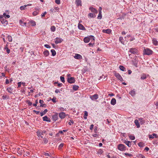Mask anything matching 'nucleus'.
I'll return each instance as SVG.
<instances>
[{"label":"nucleus","instance_id":"52","mask_svg":"<svg viewBox=\"0 0 158 158\" xmlns=\"http://www.w3.org/2000/svg\"><path fill=\"white\" fill-rule=\"evenodd\" d=\"M7 98H8V96L6 95H3L2 96V98L3 99L5 100Z\"/></svg>","mask_w":158,"mask_h":158},{"label":"nucleus","instance_id":"37","mask_svg":"<svg viewBox=\"0 0 158 158\" xmlns=\"http://www.w3.org/2000/svg\"><path fill=\"white\" fill-rule=\"evenodd\" d=\"M7 38H8V41L9 42H12V37L11 36L8 35L7 36Z\"/></svg>","mask_w":158,"mask_h":158},{"label":"nucleus","instance_id":"21","mask_svg":"<svg viewBox=\"0 0 158 158\" xmlns=\"http://www.w3.org/2000/svg\"><path fill=\"white\" fill-rule=\"evenodd\" d=\"M129 94L132 97L135 96V91L134 89L131 90L129 93Z\"/></svg>","mask_w":158,"mask_h":158},{"label":"nucleus","instance_id":"53","mask_svg":"<svg viewBox=\"0 0 158 158\" xmlns=\"http://www.w3.org/2000/svg\"><path fill=\"white\" fill-rule=\"evenodd\" d=\"M18 84V88H19L21 87L22 84V82H18L17 83Z\"/></svg>","mask_w":158,"mask_h":158},{"label":"nucleus","instance_id":"33","mask_svg":"<svg viewBox=\"0 0 158 158\" xmlns=\"http://www.w3.org/2000/svg\"><path fill=\"white\" fill-rule=\"evenodd\" d=\"M48 111L47 109H45L43 112L40 113V115L42 116L45 114Z\"/></svg>","mask_w":158,"mask_h":158},{"label":"nucleus","instance_id":"23","mask_svg":"<svg viewBox=\"0 0 158 158\" xmlns=\"http://www.w3.org/2000/svg\"><path fill=\"white\" fill-rule=\"evenodd\" d=\"M134 123L135 124V125L137 126V128H139L140 127V126L139 122V121L137 119H135V120Z\"/></svg>","mask_w":158,"mask_h":158},{"label":"nucleus","instance_id":"45","mask_svg":"<svg viewBox=\"0 0 158 158\" xmlns=\"http://www.w3.org/2000/svg\"><path fill=\"white\" fill-rule=\"evenodd\" d=\"M102 18V15L101 12L99 13L98 15V19H101Z\"/></svg>","mask_w":158,"mask_h":158},{"label":"nucleus","instance_id":"5","mask_svg":"<svg viewBox=\"0 0 158 158\" xmlns=\"http://www.w3.org/2000/svg\"><path fill=\"white\" fill-rule=\"evenodd\" d=\"M46 131H45L39 130L37 131L36 133L37 136L39 137H40L41 135H44V134L46 133Z\"/></svg>","mask_w":158,"mask_h":158},{"label":"nucleus","instance_id":"57","mask_svg":"<svg viewBox=\"0 0 158 158\" xmlns=\"http://www.w3.org/2000/svg\"><path fill=\"white\" fill-rule=\"evenodd\" d=\"M35 11H37L38 12H39V11L40 10V9L39 8H35Z\"/></svg>","mask_w":158,"mask_h":158},{"label":"nucleus","instance_id":"25","mask_svg":"<svg viewBox=\"0 0 158 158\" xmlns=\"http://www.w3.org/2000/svg\"><path fill=\"white\" fill-rule=\"evenodd\" d=\"M116 103V100L115 98H113L110 102V103L113 105H114Z\"/></svg>","mask_w":158,"mask_h":158},{"label":"nucleus","instance_id":"43","mask_svg":"<svg viewBox=\"0 0 158 158\" xmlns=\"http://www.w3.org/2000/svg\"><path fill=\"white\" fill-rule=\"evenodd\" d=\"M119 40L122 44H124V42L123 41V37L120 36L119 38Z\"/></svg>","mask_w":158,"mask_h":158},{"label":"nucleus","instance_id":"41","mask_svg":"<svg viewBox=\"0 0 158 158\" xmlns=\"http://www.w3.org/2000/svg\"><path fill=\"white\" fill-rule=\"evenodd\" d=\"M3 16L5 17V19L9 18L10 17V15H6L5 13H4L3 14Z\"/></svg>","mask_w":158,"mask_h":158},{"label":"nucleus","instance_id":"58","mask_svg":"<svg viewBox=\"0 0 158 158\" xmlns=\"http://www.w3.org/2000/svg\"><path fill=\"white\" fill-rule=\"evenodd\" d=\"M31 23H32V26H35L36 25V23H35V21H32V22H31Z\"/></svg>","mask_w":158,"mask_h":158},{"label":"nucleus","instance_id":"17","mask_svg":"<svg viewBox=\"0 0 158 158\" xmlns=\"http://www.w3.org/2000/svg\"><path fill=\"white\" fill-rule=\"evenodd\" d=\"M102 32L103 33H106L107 34H110L111 32V30L109 29H103L102 30Z\"/></svg>","mask_w":158,"mask_h":158},{"label":"nucleus","instance_id":"61","mask_svg":"<svg viewBox=\"0 0 158 158\" xmlns=\"http://www.w3.org/2000/svg\"><path fill=\"white\" fill-rule=\"evenodd\" d=\"M94 125L93 124H91L90 127V130H92L94 127Z\"/></svg>","mask_w":158,"mask_h":158},{"label":"nucleus","instance_id":"1","mask_svg":"<svg viewBox=\"0 0 158 158\" xmlns=\"http://www.w3.org/2000/svg\"><path fill=\"white\" fill-rule=\"evenodd\" d=\"M153 51L148 48H145L143 50V54L150 55L152 54Z\"/></svg>","mask_w":158,"mask_h":158},{"label":"nucleus","instance_id":"47","mask_svg":"<svg viewBox=\"0 0 158 158\" xmlns=\"http://www.w3.org/2000/svg\"><path fill=\"white\" fill-rule=\"evenodd\" d=\"M39 12L35 11L33 12L32 15L34 16H36L39 14Z\"/></svg>","mask_w":158,"mask_h":158},{"label":"nucleus","instance_id":"16","mask_svg":"<svg viewBox=\"0 0 158 158\" xmlns=\"http://www.w3.org/2000/svg\"><path fill=\"white\" fill-rule=\"evenodd\" d=\"M74 58L77 59H81L82 58V57L81 55L79 54H75Z\"/></svg>","mask_w":158,"mask_h":158},{"label":"nucleus","instance_id":"14","mask_svg":"<svg viewBox=\"0 0 158 158\" xmlns=\"http://www.w3.org/2000/svg\"><path fill=\"white\" fill-rule=\"evenodd\" d=\"M75 3L77 6H81V0H76Z\"/></svg>","mask_w":158,"mask_h":158},{"label":"nucleus","instance_id":"29","mask_svg":"<svg viewBox=\"0 0 158 158\" xmlns=\"http://www.w3.org/2000/svg\"><path fill=\"white\" fill-rule=\"evenodd\" d=\"M152 43L154 45H156L157 44L158 42L156 39H155V38L153 39L152 40Z\"/></svg>","mask_w":158,"mask_h":158},{"label":"nucleus","instance_id":"40","mask_svg":"<svg viewBox=\"0 0 158 158\" xmlns=\"http://www.w3.org/2000/svg\"><path fill=\"white\" fill-rule=\"evenodd\" d=\"M88 114V112L87 111H84V118L85 119H87V116Z\"/></svg>","mask_w":158,"mask_h":158},{"label":"nucleus","instance_id":"48","mask_svg":"<svg viewBox=\"0 0 158 158\" xmlns=\"http://www.w3.org/2000/svg\"><path fill=\"white\" fill-rule=\"evenodd\" d=\"M129 137L130 139L132 140H134L135 139V137L133 135H130L129 136Z\"/></svg>","mask_w":158,"mask_h":158},{"label":"nucleus","instance_id":"50","mask_svg":"<svg viewBox=\"0 0 158 158\" xmlns=\"http://www.w3.org/2000/svg\"><path fill=\"white\" fill-rule=\"evenodd\" d=\"M5 49L6 50V51L8 54L10 52V50L7 47H5Z\"/></svg>","mask_w":158,"mask_h":158},{"label":"nucleus","instance_id":"19","mask_svg":"<svg viewBox=\"0 0 158 158\" xmlns=\"http://www.w3.org/2000/svg\"><path fill=\"white\" fill-rule=\"evenodd\" d=\"M58 118V114L57 113H56V114L52 116V118L53 120L54 121H56L57 120Z\"/></svg>","mask_w":158,"mask_h":158},{"label":"nucleus","instance_id":"18","mask_svg":"<svg viewBox=\"0 0 158 158\" xmlns=\"http://www.w3.org/2000/svg\"><path fill=\"white\" fill-rule=\"evenodd\" d=\"M148 76V75L145 74H143L141 75L140 78L142 80H144Z\"/></svg>","mask_w":158,"mask_h":158},{"label":"nucleus","instance_id":"59","mask_svg":"<svg viewBox=\"0 0 158 158\" xmlns=\"http://www.w3.org/2000/svg\"><path fill=\"white\" fill-rule=\"evenodd\" d=\"M139 158H145V157L141 154L139 155Z\"/></svg>","mask_w":158,"mask_h":158},{"label":"nucleus","instance_id":"56","mask_svg":"<svg viewBox=\"0 0 158 158\" xmlns=\"http://www.w3.org/2000/svg\"><path fill=\"white\" fill-rule=\"evenodd\" d=\"M38 103V100H36L35 101V103L33 104V105L34 106H36Z\"/></svg>","mask_w":158,"mask_h":158},{"label":"nucleus","instance_id":"2","mask_svg":"<svg viewBox=\"0 0 158 158\" xmlns=\"http://www.w3.org/2000/svg\"><path fill=\"white\" fill-rule=\"evenodd\" d=\"M90 40H91V41H94V37L93 36L90 35L89 37H85L84 39L83 40L85 43H88L89 42Z\"/></svg>","mask_w":158,"mask_h":158},{"label":"nucleus","instance_id":"42","mask_svg":"<svg viewBox=\"0 0 158 158\" xmlns=\"http://www.w3.org/2000/svg\"><path fill=\"white\" fill-rule=\"evenodd\" d=\"M55 30L56 28L54 26H52L51 27V31L52 32H54L55 31Z\"/></svg>","mask_w":158,"mask_h":158},{"label":"nucleus","instance_id":"55","mask_svg":"<svg viewBox=\"0 0 158 158\" xmlns=\"http://www.w3.org/2000/svg\"><path fill=\"white\" fill-rule=\"evenodd\" d=\"M55 2L57 4H59L60 3V0H55Z\"/></svg>","mask_w":158,"mask_h":158},{"label":"nucleus","instance_id":"27","mask_svg":"<svg viewBox=\"0 0 158 158\" xmlns=\"http://www.w3.org/2000/svg\"><path fill=\"white\" fill-rule=\"evenodd\" d=\"M138 145L140 147H143L145 146V143L142 142H140L138 143Z\"/></svg>","mask_w":158,"mask_h":158},{"label":"nucleus","instance_id":"8","mask_svg":"<svg viewBox=\"0 0 158 158\" xmlns=\"http://www.w3.org/2000/svg\"><path fill=\"white\" fill-rule=\"evenodd\" d=\"M63 40L61 38L56 37L55 39V42L57 44L61 43Z\"/></svg>","mask_w":158,"mask_h":158},{"label":"nucleus","instance_id":"46","mask_svg":"<svg viewBox=\"0 0 158 158\" xmlns=\"http://www.w3.org/2000/svg\"><path fill=\"white\" fill-rule=\"evenodd\" d=\"M124 155L126 156H128L130 157L132 156L133 155L131 154H129L128 153H124Z\"/></svg>","mask_w":158,"mask_h":158},{"label":"nucleus","instance_id":"6","mask_svg":"<svg viewBox=\"0 0 158 158\" xmlns=\"http://www.w3.org/2000/svg\"><path fill=\"white\" fill-rule=\"evenodd\" d=\"M118 149L121 151H123L125 150V147L123 144H120L118 146Z\"/></svg>","mask_w":158,"mask_h":158},{"label":"nucleus","instance_id":"11","mask_svg":"<svg viewBox=\"0 0 158 158\" xmlns=\"http://www.w3.org/2000/svg\"><path fill=\"white\" fill-rule=\"evenodd\" d=\"M66 115L64 112H61L59 114V117L61 119L64 118L66 116Z\"/></svg>","mask_w":158,"mask_h":158},{"label":"nucleus","instance_id":"38","mask_svg":"<svg viewBox=\"0 0 158 158\" xmlns=\"http://www.w3.org/2000/svg\"><path fill=\"white\" fill-rule=\"evenodd\" d=\"M139 121H140V122L141 124H143L145 122L143 118H139Z\"/></svg>","mask_w":158,"mask_h":158},{"label":"nucleus","instance_id":"54","mask_svg":"<svg viewBox=\"0 0 158 158\" xmlns=\"http://www.w3.org/2000/svg\"><path fill=\"white\" fill-rule=\"evenodd\" d=\"M44 46V47L47 48H51L50 46L48 44H45Z\"/></svg>","mask_w":158,"mask_h":158},{"label":"nucleus","instance_id":"32","mask_svg":"<svg viewBox=\"0 0 158 158\" xmlns=\"http://www.w3.org/2000/svg\"><path fill=\"white\" fill-rule=\"evenodd\" d=\"M79 88V87L78 85H74L73 86V89L75 91L77 90Z\"/></svg>","mask_w":158,"mask_h":158},{"label":"nucleus","instance_id":"4","mask_svg":"<svg viewBox=\"0 0 158 158\" xmlns=\"http://www.w3.org/2000/svg\"><path fill=\"white\" fill-rule=\"evenodd\" d=\"M128 52L134 54H138V51L135 48H131L130 49Z\"/></svg>","mask_w":158,"mask_h":158},{"label":"nucleus","instance_id":"7","mask_svg":"<svg viewBox=\"0 0 158 158\" xmlns=\"http://www.w3.org/2000/svg\"><path fill=\"white\" fill-rule=\"evenodd\" d=\"M89 97L92 100L94 101L97 99L98 98V96L97 94L92 95H90Z\"/></svg>","mask_w":158,"mask_h":158},{"label":"nucleus","instance_id":"49","mask_svg":"<svg viewBox=\"0 0 158 158\" xmlns=\"http://www.w3.org/2000/svg\"><path fill=\"white\" fill-rule=\"evenodd\" d=\"M60 79L61 81L62 82H63V83H64V82L65 81H64V77H63L61 76V77H60Z\"/></svg>","mask_w":158,"mask_h":158},{"label":"nucleus","instance_id":"28","mask_svg":"<svg viewBox=\"0 0 158 158\" xmlns=\"http://www.w3.org/2000/svg\"><path fill=\"white\" fill-rule=\"evenodd\" d=\"M43 54L45 56H47L49 55V51L47 50L43 52Z\"/></svg>","mask_w":158,"mask_h":158},{"label":"nucleus","instance_id":"24","mask_svg":"<svg viewBox=\"0 0 158 158\" xmlns=\"http://www.w3.org/2000/svg\"><path fill=\"white\" fill-rule=\"evenodd\" d=\"M43 120L44 121H45L48 122H50L51 121L50 119H49L47 116H45L43 117Z\"/></svg>","mask_w":158,"mask_h":158},{"label":"nucleus","instance_id":"13","mask_svg":"<svg viewBox=\"0 0 158 158\" xmlns=\"http://www.w3.org/2000/svg\"><path fill=\"white\" fill-rule=\"evenodd\" d=\"M16 150L18 155H21L22 154V148H21V149L20 148H17Z\"/></svg>","mask_w":158,"mask_h":158},{"label":"nucleus","instance_id":"31","mask_svg":"<svg viewBox=\"0 0 158 158\" xmlns=\"http://www.w3.org/2000/svg\"><path fill=\"white\" fill-rule=\"evenodd\" d=\"M119 68L120 70L123 71H126V69L123 66L120 65L119 67Z\"/></svg>","mask_w":158,"mask_h":158},{"label":"nucleus","instance_id":"44","mask_svg":"<svg viewBox=\"0 0 158 158\" xmlns=\"http://www.w3.org/2000/svg\"><path fill=\"white\" fill-rule=\"evenodd\" d=\"M64 145V143H61L60 144L58 147V149H60L62 148L63 147Z\"/></svg>","mask_w":158,"mask_h":158},{"label":"nucleus","instance_id":"34","mask_svg":"<svg viewBox=\"0 0 158 158\" xmlns=\"http://www.w3.org/2000/svg\"><path fill=\"white\" fill-rule=\"evenodd\" d=\"M51 52L52 53V56H54L56 55V52L54 50L52 49L51 50Z\"/></svg>","mask_w":158,"mask_h":158},{"label":"nucleus","instance_id":"22","mask_svg":"<svg viewBox=\"0 0 158 158\" xmlns=\"http://www.w3.org/2000/svg\"><path fill=\"white\" fill-rule=\"evenodd\" d=\"M124 143L127 145L128 147H130L131 146V142L130 141L125 140Z\"/></svg>","mask_w":158,"mask_h":158},{"label":"nucleus","instance_id":"15","mask_svg":"<svg viewBox=\"0 0 158 158\" xmlns=\"http://www.w3.org/2000/svg\"><path fill=\"white\" fill-rule=\"evenodd\" d=\"M78 28L81 30H86L84 26L81 24L79 23L78 24Z\"/></svg>","mask_w":158,"mask_h":158},{"label":"nucleus","instance_id":"36","mask_svg":"<svg viewBox=\"0 0 158 158\" xmlns=\"http://www.w3.org/2000/svg\"><path fill=\"white\" fill-rule=\"evenodd\" d=\"M19 23L20 24V25L22 26H26V23L23 22V21L21 20L19 21Z\"/></svg>","mask_w":158,"mask_h":158},{"label":"nucleus","instance_id":"12","mask_svg":"<svg viewBox=\"0 0 158 158\" xmlns=\"http://www.w3.org/2000/svg\"><path fill=\"white\" fill-rule=\"evenodd\" d=\"M148 137L149 139H153L155 137V138H158L157 135L155 133H153L152 135H148Z\"/></svg>","mask_w":158,"mask_h":158},{"label":"nucleus","instance_id":"35","mask_svg":"<svg viewBox=\"0 0 158 158\" xmlns=\"http://www.w3.org/2000/svg\"><path fill=\"white\" fill-rule=\"evenodd\" d=\"M43 141L42 142L43 143H44V144H46L48 143V140L47 138H44L43 139Z\"/></svg>","mask_w":158,"mask_h":158},{"label":"nucleus","instance_id":"60","mask_svg":"<svg viewBox=\"0 0 158 158\" xmlns=\"http://www.w3.org/2000/svg\"><path fill=\"white\" fill-rule=\"evenodd\" d=\"M33 112H35L36 114H38L40 113V111H36L35 110H33Z\"/></svg>","mask_w":158,"mask_h":158},{"label":"nucleus","instance_id":"30","mask_svg":"<svg viewBox=\"0 0 158 158\" xmlns=\"http://www.w3.org/2000/svg\"><path fill=\"white\" fill-rule=\"evenodd\" d=\"M88 16L91 18H94L95 17V14L89 13L88 15Z\"/></svg>","mask_w":158,"mask_h":158},{"label":"nucleus","instance_id":"9","mask_svg":"<svg viewBox=\"0 0 158 158\" xmlns=\"http://www.w3.org/2000/svg\"><path fill=\"white\" fill-rule=\"evenodd\" d=\"M67 81L69 83L72 84L74 83L75 80L74 77H70L68 78Z\"/></svg>","mask_w":158,"mask_h":158},{"label":"nucleus","instance_id":"64","mask_svg":"<svg viewBox=\"0 0 158 158\" xmlns=\"http://www.w3.org/2000/svg\"><path fill=\"white\" fill-rule=\"evenodd\" d=\"M39 103L40 104V105L44 103V101L42 100H40Z\"/></svg>","mask_w":158,"mask_h":158},{"label":"nucleus","instance_id":"10","mask_svg":"<svg viewBox=\"0 0 158 158\" xmlns=\"http://www.w3.org/2000/svg\"><path fill=\"white\" fill-rule=\"evenodd\" d=\"M0 20L1 23L2 24H4V25H5L7 24V21L5 19H3L2 17H0Z\"/></svg>","mask_w":158,"mask_h":158},{"label":"nucleus","instance_id":"39","mask_svg":"<svg viewBox=\"0 0 158 158\" xmlns=\"http://www.w3.org/2000/svg\"><path fill=\"white\" fill-rule=\"evenodd\" d=\"M27 7L26 5H25L23 6H21L20 7V9L21 10H25L26 8Z\"/></svg>","mask_w":158,"mask_h":158},{"label":"nucleus","instance_id":"26","mask_svg":"<svg viewBox=\"0 0 158 158\" xmlns=\"http://www.w3.org/2000/svg\"><path fill=\"white\" fill-rule=\"evenodd\" d=\"M6 90L8 92L12 93V91L13 90V89L10 86H9L7 88Z\"/></svg>","mask_w":158,"mask_h":158},{"label":"nucleus","instance_id":"3","mask_svg":"<svg viewBox=\"0 0 158 158\" xmlns=\"http://www.w3.org/2000/svg\"><path fill=\"white\" fill-rule=\"evenodd\" d=\"M114 74L115 77L119 80L121 81H123V78L119 73H117L116 72L114 71Z\"/></svg>","mask_w":158,"mask_h":158},{"label":"nucleus","instance_id":"20","mask_svg":"<svg viewBox=\"0 0 158 158\" xmlns=\"http://www.w3.org/2000/svg\"><path fill=\"white\" fill-rule=\"evenodd\" d=\"M89 9L91 11V12H94L95 13H97L98 11L95 9L93 7H90Z\"/></svg>","mask_w":158,"mask_h":158},{"label":"nucleus","instance_id":"63","mask_svg":"<svg viewBox=\"0 0 158 158\" xmlns=\"http://www.w3.org/2000/svg\"><path fill=\"white\" fill-rule=\"evenodd\" d=\"M27 102H28V105L29 106H30L32 105V103L31 102H30V101H27Z\"/></svg>","mask_w":158,"mask_h":158},{"label":"nucleus","instance_id":"62","mask_svg":"<svg viewBox=\"0 0 158 158\" xmlns=\"http://www.w3.org/2000/svg\"><path fill=\"white\" fill-rule=\"evenodd\" d=\"M47 12H44V13H43L41 14V17H44L45 15L46 14Z\"/></svg>","mask_w":158,"mask_h":158},{"label":"nucleus","instance_id":"51","mask_svg":"<svg viewBox=\"0 0 158 158\" xmlns=\"http://www.w3.org/2000/svg\"><path fill=\"white\" fill-rule=\"evenodd\" d=\"M103 151L102 149H100L98 150V153L99 154H102L103 153Z\"/></svg>","mask_w":158,"mask_h":158}]
</instances>
